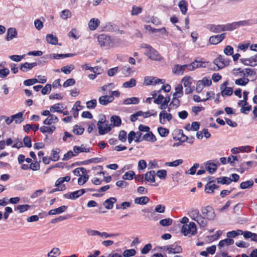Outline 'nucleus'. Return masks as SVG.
<instances>
[{
    "label": "nucleus",
    "instance_id": "obj_1",
    "mask_svg": "<svg viewBox=\"0 0 257 257\" xmlns=\"http://www.w3.org/2000/svg\"><path fill=\"white\" fill-rule=\"evenodd\" d=\"M97 42L101 48L109 49L115 46L114 40L110 36L105 34L99 35L97 37Z\"/></svg>",
    "mask_w": 257,
    "mask_h": 257
},
{
    "label": "nucleus",
    "instance_id": "obj_2",
    "mask_svg": "<svg viewBox=\"0 0 257 257\" xmlns=\"http://www.w3.org/2000/svg\"><path fill=\"white\" fill-rule=\"evenodd\" d=\"M97 126L98 133L100 135H104L111 130V124H109L108 121L106 120L104 115L98 121Z\"/></svg>",
    "mask_w": 257,
    "mask_h": 257
},
{
    "label": "nucleus",
    "instance_id": "obj_3",
    "mask_svg": "<svg viewBox=\"0 0 257 257\" xmlns=\"http://www.w3.org/2000/svg\"><path fill=\"white\" fill-rule=\"evenodd\" d=\"M202 215L209 220H213L216 216L214 209L210 206H207L201 209Z\"/></svg>",
    "mask_w": 257,
    "mask_h": 257
},
{
    "label": "nucleus",
    "instance_id": "obj_4",
    "mask_svg": "<svg viewBox=\"0 0 257 257\" xmlns=\"http://www.w3.org/2000/svg\"><path fill=\"white\" fill-rule=\"evenodd\" d=\"M214 63L217 66L218 70H219L228 66L229 64V60L224 58L221 55H219L214 60Z\"/></svg>",
    "mask_w": 257,
    "mask_h": 257
},
{
    "label": "nucleus",
    "instance_id": "obj_5",
    "mask_svg": "<svg viewBox=\"0 0 257 257\" xmlns=\"http://www.w3.org/2000/svg\"><path fill=\"white\" fill-rule=\"evenodd\" d=\"M206 62L202 61V59L200 60H195L190 63V71H193L196 68L206 67Z\"/></svg>",
    "mask_w": 257,
    "mask_h": 257
},
{
    "label": "nucleus",
    "instance_id": "obj_6",
    "mask_svg": "<svg viewBox=\"0 0 257 257\" xmlns=\"http://www.w3.org/2000/svg\"><path fill=\"white\" fill-rule=\"evenodd\" d=\"M172 115L170 113H167L166 110H162L159 114V122L161 124H165L166 120L170 121L172 119Z\"/></svg>",
    "mask_w": 257,
    "mask_h": 257
},
{
    "label": "nucleus",
    "instance_id": "obj_7",
    "mask_svg": "<svg viewBox=\"0 0 257 257\" xmlns=\"http://www.w3.org/2000/svg\"><path fill=\"white\" fill-rule=\"evenodd\" d=\"M190 64H185L183 65H180L179 64H177L175 66L173 72L177 75H182L184 72L185 69H187L189 71H190Z\"/></svg>",
    "mask_w": 257,
    "mask_h": 257
},
{
    "label": "nucleus",
    "instance_id": "obj_8",
    "mask_svg": "<svg viewBox=\"0 0 257 257\" xmlns=\"http://www.w3.org/2000/svg\"><path fill=\"white\" fill-rule=\"evenodd\" d=\"M225 38V33H223L220 35L211 36L209 41L210 44L213 45H216L223 41Z\"/></svg>",
    "mask_w": 257,
    "mask_h": 257
},
{
    "label": "nucleus",
    "instance_id": "obj_9",
    "mask_svg": "<svg viewBox=\"0 0 257 257\" xmlns=\"http://www.w3.org/2000/svg\"><path fill=\"white\" fill-rule=\"evenodd\" d=\"M37 65L36 62L28 63L25 62L24 64L20 65V69L23 72H26L29 70H32L34 67Z\"/></svg>",
    "mask_w": 257,
    "mask_h": 257
},
{
    "label": "nucleus",
    "instance_id": "obj_10",
    "mask_svg": "<svg viewBox=\"0 0 257 257\" xmlns=\"http://www.w3.org/2000/svg\"><path fill=\"white\" fill-rule=\"evenodd\" d=\"M114 100V97L112 96H109L107 95H104L100 96L98 101L100 104L103 105H106L108 103L112 102Z\"/></svg>",
    "mask_w": 257,
    "mask_h": 257
},
{
    "label": "nucleus",
    "instance_id": "obj_11",
    "mask_svg": "<svg viewBox=\"0 0 257 257\" xmlns=\"http://www.w3.org/2000/svg\"><path fill=\"white\" fill-rule=\"evenodd\" d=\"M167 251L168 253H178L182 252V248L181 246L177 244H173L169 245V247H167Z\"/></svg>",
    "mask_w": 257,
    "mask_h": 257
},
{
    "label": "nucleus",
    "instance_id": "obj_12",
    "mask_svg": "<svg viewBox=\"0 0 257 257\" xmlns=\"http://www.w3.org/2000/svg\"><path fill=\"white\" fill-rule=\"evenodd\" d=\"M17 36V32L15 28H10L8 29L6 36V39L9 41Z\"/></svg>",
    "mask_w": 257,
    "mask_h": 257
},
{
    "label": "nucleus",
    "instance_id": "obj_13",
    "mask_svg": "<svg viewBox=\"0 0 257 257\" xmlns=\"http://www.w3.org/2000/svg\"><path fill=\"white\" fill-rule=\"evenodd\" d=\"M58 118L54 114H51L44 120L43 123L46 125H51L52 123H56L58 122Z\"/></svg>",
    "mask_w": 257,
    "mask_h": 257
},
{
    "label": "nucleus",
    "instance_id": "obj_14",
    "mask_svg": "<svg viewBox=\"0 0 257 257\" xmlns=\"http://www.w3.org/2000/svg\"><path fill=\"white\" fill-rule=\"evenodd\" d=\"M46 40L47 43L52 45L58 44L61 46V44L58 43V38L56 36L53 35L52 34H49L46 35Z\"/></svg>",
    "mask_w": 257,
    "mask_h": 257
},
{
    "label": "nucleus",
    "instance_id": "obj_15",
    "mask_svg": "<svg viewBox=\"0 0 257 257\" xmlns=\"http://www.w3.org/2000/svg\"><path fill=\"white\" fill-rule=\"evenodd\" d=\"M117 199L115 197H110L106 199L103 203V205L107 209H111L113 207V204L116 202Z\"/></svg>",
    "mask_w": 257,
    "mask_h": 257
},
{
    "label": "nucleus",
    "instance_id": "obj_16",
    "mask_svg": "<svg viewBox=\"0 0 257 257\" xmlns=\"http://www.w3.org/2000/svg\"><path fill=\"white\" fill-rule=\"evenodd\" d=\"M189 217L193 220L195 221L201 215L200 213L199 210L197 208L191 209L188 212Z\"/></svg>",
    "mask_w": 257,
    "mask_h": 257
},
{
    "label": "nucleus",
    "instance_id": "obj_17",
    "mask_svg": "<svg viewBox=\"0 0 257 257\" xmlns=\"http://www.w3.org/2000/svg\"><path fill=\"white\" fill-rule=\"evenodd\" d=\"M207 28L212 32L219 33L223 32L222 25L210 24L207 27Z\"/></svg>",
    "mask_w": 257,
    "mask_h": 257
},
{
    "label": "nucleus",
    "instance_id": "obj_18",
    "mask_svg": "<svg viewBox=\"0 0 257 257\" xmlns=\"http://www.w3.org/2000/svg\"><path fill=\"white\" fill-rule=\"evenodd\" d=\"M67 208V206L62 205L57 208L50 210L48 212V215H55L57 214H60L65 212Z\"/></svg>",
    "mask_w": 257,
    "mask_h": 257
},
{
    "label": "nucleus",
    "instance_id": "obj_19",
    "mask_svg": "<svg viewBox=\"0 0 257 257\" xmlns=\"http://www.w3.org/2000/svg\"><path fill=\"white\" fill-rule=\"evenodd\" d=\"M73 151L76 155L82 152L88 153L90 152V148H85L84 144L81 145V146H75L73 147Z\"/></svg>",
    "mask_w": 257,
    "mask_h": 257
},
{
    "label": "nucleus",
    "instance_id": "obj_20",
    "mask_svg": "<svg viewBox=\"0 0 257 257\" xmlns=\"http://www.w3.org/2000/svg\"><path fill=\"white\" fill-rule=\"evenodd\" d=\"M155 172L154 170L147 172L145 174V180L150 182H155Z\"/></svg>",
    "mask_w": 257,
    "mask_h": 257
},
{
    "label": "nucleus",
    "instance_id": "obj_21",
    "mask_svg": "<svg viewBox=\"0 0 257 257\" xmlns=\"http://www.w3.org/2000/svg\"><path fill=\"white\" fill-rule=\"evenodd\" d=\"M143 140L150 142H155L157 141L156 136L153 134L152 132H149L143 136Z\"/></svg>",
    "mask_w": 257,
    "mask_h": 257
},
{
    "label": "nucleus",
    "instance_id": "obj_22",
    "mask_svg": "<svg viewBox=\"0 0 257 257\" xmlns=\"http://www.w3.org/2000/svg\"><path fill=\"white\" fill-rule=\"evenodd\" d=\"M240 61L245 66H254V60L253 56L248 58H241Z\"/></svg>",
    "mask_w": 257,
    "mask_h": 257
},
{
    "label": "nucleus",
    "instance_id": "obj_23",
    "mask_svg": "<svg viewBox=\"0 0 257 257\" xmlns=\"http://www.w3.org/2000/svg\"><path fill=\"white\" fill-rule=\"evenodd\" d=\"M146 48L150 50V52L148 53V57L152 60H157L158 57L157 52L150 45H147Z\"/></svg>",
    "mask_w": 257,
    "mask_h": 257
},
{
    "label": "nucleus",
    "instance_id": "obj_24",
    "mask_svg": "<svg viewBox=\"0 0 257 257\" xmlns=\"http://www.w3.org/2000/svg\"><path fill=\"white\" fill-rule=\"evenodd\" d=\"M100 24V21L98 19L93 18L90 20L89 22V28L90 30L93 31L97 29Z\"/></svg>",
    "mask_w": 257,
    "mask_h": 257
},
{
    "label": "nucleus",
    "instance_id": "obj_25",
    "mask_svg": "<svg viewBox=\"0 0 257 257\" xmlns=\"http://www.w3.org/2000/svg\"><path fill=\"white\" fill-rule=\"evenodd\" d=\"M56 128V127L54 125H52L51 126L43 125L40 128V131L43 134L46 133L52 134L55 131Z\"/></svg>",
    "mask_w": 257,
    "mask_h": 257
},
{
    "label": "nucleus",
    "instance_id": "obj_26",
    "mask_svg": "<svg viewBox=\"0 0 257 257\" xmlns=\"http://www.w3.org/2000/svg\"><path fill=\"white\" fill-rule=\"evenodd\" d=\"M150 199L147 196H142L140 197H137L135 199L134 202L136 204L140 205H145L147 204Z\"/></svg>",
    "mask_w": 257,
    "mask_h": 257
},
{
    "label": "nucleus",
    "instance_id": "obj_27",
    "mask_svg": "<svg viewBox=\"0 0 257 257\" xmlns=\"http://www.w3.org/2000/svg\"><path fill=\"white\" fill-rule=\"evenodd\" d=\"M140 100L138 97H133L124 99L123 101V104L124 105H128L131 104H138Z\"/></svg>",
    "mask_w": 257,
    "mask_h": 257
},
{
    "label": "nucleus",
    "instance_id": "obj_28",
    "mask_svg": "<svg viewBox=\"0 0 257 257\" xmlns=\"http://www.w3.org/2000/svg\"><path fill=\"white\" fill-rule=\"evenodd\" d=\"M80 196V194L77 191H74L71 192L70 193H67L64 194V197L66 199H70L72 200H74L78 198Z\"/></svg>",
    "mask_w": 257,
    "mask_h": 257
},
{
    "label": "nucleus",
    "instance_id": "obj_29",
    "mask_svg": "<svg viewBox=\"0 0 257 257\" xmlns=\"http://www.w3.org/2000/svg\"><path fill=\"white\" fill-rule=\"evenodd\" d=\"M23 112H20L16 114L13 115L11 116V117H12L13 121H15V123H20L22 121H23Z\"/></svg>",
    "mask_w": 257,
    "mask_h": 257
},
{
    "label": "nucleus",
    "instance_id": "obj_30",
    "mask_svg": "<svg viewBox=\"0 0 257 257\" xmlns=\"http://www.w3.org/2000/svg\"><path fill=\"white\" fill-rule=\"evenodd\" d=\"M178 6L180 9L181 13L183 15H185L187 11V2L184 0H181L179 2V3L178 4Z\"/></svg>",
    "mask_w": 257,
    "mask_h": 257
},
{
    "label": "nucleus",
    "instance_id": "obj_31",
    "mask_svg": "<svg viewBox=\"0 0 257 257\" xmlns=\"http://www.w3.org/2000/svg\"><path fill=\"white\" fill-rule=\"evenodd\" d=\"M217 182L219 184H229L232 180L230 178L227 177H219L216 179Z\"/></svg>",
    "mask_w": 257,
    "mask_h": 257
},
{
    "label": "nucleus",
    "instance_id": "obj_32",
    "mask_svg": "<svg viewBox=\"0 0 257 257\" xmlns=\"http://www.w3.org/2000/svg\"><path fill=\"white\" fill-rule=\"evenodd\" d=\"M236 25H237V24L234 22L228 23L226 25H222V30L223 31L234 30L236 29Z\"/></svg>",
    "mask_w": 257,
    "mask_h": 257
},
{
    "label": "nucleus",
    "instance_id": "obj_33",
    "mask_svg": "<svg viewBox=\"0 0 257 257\" xmlns=\"http://www.w3.org/2000/svg\"><path fill=\"white\" fill-rule=\"evenodd\" d=\"M206 170L210 173L213 174L217 170V167L213 163H207L206 165Z\"/></svg>",
    "mask_w": 257,
    "mask_h": 257
},
{
    "label": "nucleus",
    "instance_id": "obj_34",
    "mask_svg": "<svg viewBox=\"0 0 257 257\" xmlns=\"http://www.w3.org/2000/svg\"><path fill=\"white\" fill-rule=\"evenodd\" d=\"M253 185V181L252 180L242 182L240 184V188L241 189H245L251 188Z\"/></svg>",
    "mask_w": 257,
    "mask_h": 257
},
{
    "label": "nucleus",
    "instance_id": "obj_35",
    "mask_svg": "<svg viewBox=\"0 0 257 257\" xmlns=\"http://www.w3.org/2000/svg\"><path fill=\"white\" fill-rule=\"evenodd\" d=\"M234 243V241L231 238H226L223 240H221L219 242L218 244L219 247H223L225 244L227 245L232 244Z\"/></svg>",
    "mask_w": 257,
    "mask_h": 257
},
{
    "label": "nucleus",
    "instance_id": "obj_36",
    "mask_svg": "<svg viewBox=\"0 0 257 257\" xmlns=\"http://www.w3.org/2000/svg\"><path fill=\"white\" fill-rule=\"evenodd\" d=\"M249 81V80L246 77H242L235 80V84L237 85L245 86Z\"/></svg>",
    "mask_w": 257,
    "mask_h": 257
},
{
    "label": "nucleus",
    "instance_id": "obj_37",
    "mask_svg": "<svg viewBox=\"0 0 257 257\" xmlns=\"http://www.w3.org/2000/svg\"><path fill=\"white\" fill-rule=\"evenodd\" d=\"M104 28L105 31L109 32H115L118 30L117 27L111 23L106 24Z\"/></svg>",
    "mask_w": 257,
    "mask_h": 257
},
{
    "label": "nucleus",
    "instance_id": "obj_38",
    "mask_svg": "<svg viewBox=\"0 0 257 257\" xmlns=\"http://www.w3.org/2000/svg\"><path fill=\"white\" fill-rule=\"evenodd\" d=\"M207 219L201 215L198 219H197L195 221L199 224V225L201 227H205L207 224Z\"/></svg>",
    "mask_w": 257,
    "mask_h": 257
},
{
    "label": "nucleus",
    "instance_id": "obj_39",
    "mask_svg": "<svg viewBox=\"0 0 257 257\" xmlns=\"http://www.w3.org/2000/svg\"><path fill=\"white\" fill-rule=\"evenodd\" d=\"M110 121L113 122L114 126H119L121 125V120L120 117L117 115H113L111 117Z\"/></svg>",
    "mask_w": 257,
    "mask_h": 257
},
{
    "label": "nucleus",
    "instance_id": "obj_40",
    "mask_svg": "<svg viewBox=\"0 0 257 257\" xmlns=\"http://www.w3.org/2000/svg\"><path fill=\"white\" fill-rule=\"evenodd\" d=\"M59 152L60 150L59 149H56L55 150L54 149L52 151V156L50 157L52 161L56 162L59 160L60 158L59 155Z\"/></svg>",
    "mask_w": 257,
    "mask_h": 257
},
{
    "label": "nucleus",
    "instance_id": "obj_41",
    "mask_svg": "<svg viewBox=\"0 0 257 257\" xmlns=\"http://www.w3.org/2000/svg\"><path fill=\"white\" fill-rule=\"evenodd\" d=\"M135 176V173L133 171H130L128 172H126L125 174L122 176V179L124 180H131L134 178V177Z\"/></svg>",
    "mask_w": 257,
    "mask_h": 257
},
{
    "label": "nucleus",
    "instance_id": "obj_42",
    "mask_svg": "<svg viewBox=\"0 0 257 257\" xmlns=\"http://www.w3.org/2000/svg\"><path fill=\"white\" fill-rule=\"evenodd\" d=\"M214 181H209L205 186V191L206 193H212L214 192V189L212 186V183H214Z\"/></svg>",
    "mask_w": 257,
    "mask_h": 257
},
{
    "label": "nucleus",
    "instance_id": "obj_43",
    "mask_svg": "<svg viewBox=\"0 0 257 257\" xmlns=\"http://www.w3.org/2000/svg\"><path fill=\"white\" fill-rule=\"evenodd\" d=\"M183 162V160L178 159L176 160L173 162H166L165 163V165L169 167H177L179 165L182 164Z\"/></svg>",
    "mask_w": 257,
    "mask_h": 257
},
{
    "label": "nucleus",
    "instance_id": "obj_44",
    "mask_svg": "<svg viewBox=\"0 0 257 257\" xmlns=\"http://www.w3.org/2000/svg\"><path fill=\"white\" fill-rule=\"evenodd\" d=\"M30 208V205L28 204L18 205L15 210H18L19 212L22 213L27 211Z\"/></svg>",
    "mask_w": 257,
    "mask_h": 257
},
{
    "label": "nucleus",
    "instance_id": "obj_45",
    "mask_svg": "<svg viewBox=\"0 0 257 257\" xmlns=\"http://www.w3.org/2000/svg\"><path fill=\"white\" fill-rule=\"evenodd\" d=\"M136 85V81L134 78L131 79L128 81L125 82L123 86L125 88H131Z\"/></svg>",
    "mask_w": 257,
    "mask_h": 257
},
{
    "label": "nucleus",
    "instance_id": "obj_46",
    "mask_svg": "<svg viewBox=\"0 0 257 257\" xmlns=\"http://www.w3.org/2000/svg\"><path fill=\"white\" fill-rule=\"evenodd\" d=\"M136 253V251L134 249H126L123 252V255L124 257H131L134 256Z\"/></svg>",
    "mask_w": 257,
    "mask_h": 257
},
{
    "label": "nucleus",
    "instance_id": "obj_47",
    "mask_svg": "<svg viewBox=\"0 0 257 257\" xmlns=\"http://www.w3.org/2000/svg\"><path fill=\"white\" fill-rule=\"evenodd\" d=\"M158 132L159 135L162 137H165L167 136L169 133V131L168 129L163 127H158Z\"/></svg>",
    "mask_w": 257,
    "mask_h": 257
},
{
    "label": "nucleus",
    "instance_id": "obj_48",
    "mask_svg": "<svg viewBox=\"0 0 257 257\" xmlns=\"http://www.w3.org/2000/svg\"><path fill=\"white\" fill-rule=\"evenodd\" d=\"M177 136L178 137V139L181 142H185L188 139V138L183 134V131L182 130H179V133Z\"/></svg>",
    "mask_w": 257,
    "mask_h": 257
},
{
    "label": "nucleus",
    "instance_id": "obj_49",
    "mask_svg": "<svg viewBox=\"0 0 257 257\" xmlns=\"http://www.w3.org/2000/svg\"><path fill=\"white\" fill-rule=\"evenodd\" d=\"M199 167V164L195 163L193 166L189 170L185 171L187 174L194 175L196 173V169Z\"/></svg>",
    "mask_w": 257,
    "mask_h": 257
},
{
    "label": "nucleus",
    "instance_id": "obj_50",
    "mask_svg": "<svg viewBox=\"0 0 257 257\" xmlns=\"http://www.w3.org/2000/svg\"><path fill=\"white\" fill-rule=\"evenodd\" d=\"M60 103H57L52 105L50 108V111L52 112H57L59 113H62V110H61V108L60 107Z\"/></svg>",
    "mask_w": 257,
    "mask_h": 257
},
{
    "label": "nucleus",
    "instance_id": "obj_51",
    "mask_svg": "<svg viewBox=\"0 0 257 257\" xmlns=\"http://www.w3.org/2000/svg\"><path fill=\"white\" fill-rule=\"evenodd\" d=\"M84 131V129L83 127L79 126L77 124L75 125L73 127V133L76 135H81L83 133Z\"/></svg>",
    "mask_w": 257,
    "mask_h": 257
},
{
    "label": "nucleus",
    "instance_id": "obj_52",
    "mask_svg": "<svg viewBox=\"0 0 257 257\" xmlns=\"http://www.w3.org/2000/svg\"><path fill=\"white\" fill-rule=\"evenodd\" d=\"M89 179L88 175H84V176H80L78 179V184L79 185H82L85 184Z\"/></svg>",
    "mask_w": 257,
    "mask_h": 257
},
{
    "label": "nucleus",
    "instance_id": "obj_53",
    "mask_svg": "<svg viewBox=\"0 0 257 257\" xmlns=\"http://www.w3.org/2000/svg\"><path fill=\"white\" fill-rule=\"evenodd\" d=\"M159 223L163 226H168L172 224V219L171 218L162 219L160 221Z\"/></svg>",
    "mask_w": 257,
    "mask_h": 257
},
{
    "label": "nucleus",
    "instance_id": "obj_54",
    "mask_svg": "<svg viewBox=\"0 0 257 257\" xmlns=\"http://www.w3.org/2000/svg\"><path fill=\"white\" fill-rule=\"evenodd\" d=\"M188 226L189 227L190 234L192 235H195L197 232V228L195 223L193 222H191L189 224H188Z\"/></svg>",
    "mask_w": 257,
    "mask_h": 257
},
{
    "label": "nucleus",
    "instance_id": "obj_55",
    "mask_svg": "<svg viewBox=\"0 0 257 257\" xmlns=\"http://www.w3.org/2000/svg\"><path fill=\"white\" fill-rule=\"evenodd\" d=\"M233 93V89L231 87H227L223 91H221V94L222 96H230Z\"/></svg>",
    "mask_w": 257,
    "mask_h": 257
},
{
    "label": "nucleus",
    "instance_id": "obj_56",
    "mask_svg": "<svg viewBox=\"0 0 257 257\" xmlns=\"http://www.w3.org/2000/svg\"><path fill=\"white\" fill-rule=\"evenodd\" d=\"M60 253V250L59 248L54 247L53 248L51 251L48 253V257H56V255H59Z\"/></svg>",
    "mask_w": 257,
    "mask_h": 257
},
{
    "label": "nucleus",
    "instance_id": "obj_57",
    "mask_svg": "<svg viewBox=\"0 0 257 257\" xmlns=\"http://www.w3.org/2000/svg\"><path fill=\"white\" fill-rule=\"evenodd\" d=\"M97 104V101L96 99L89 100L86 102V106L88 109H94Z\"/></svg>",
    "mask_w": 257,
    "mask_h": 257
},
{
    "label": "nucleus",
    "instance_id": "obj_58",
    "mask_svg": "<svg viewBox=\"0 0 257 257\" xmlns=\"http://www.w3.org/2000/svg\"><path fill=\"white\" fill-rule=\"evenodd\" d=\"M182 82L183 83L185 87L190 86L192 84L191 78L190 77H184L182 79Z\"/></svg>",
    "mask_w": 257,
    "mask_h": 257
},
{
    "label": "nucleus",
    "instance_id": "obj_59",
    "mask_svg": "<svg viewBox=\"0 0 257 257\" xmlns=\"http://www.w3.org/2000/svg\"><path fill=\"white\" fill-rule=\"evenodd\" d=\"M71 16V13L69 10H64L62 11L61 17L64 20H66L68 18Z\"/></svg>",
    "mask_w": 257,
    "mask_h": 257
},
{
    "label": "nucleus",
    "instance_id": "obj_60",
    "mask_svg": "<svg viewBox=\"0 0 257 257\" xmlns=\"http://www.w3.org/2000/svg\"><path fill=\"white\" fill-rule=\"evenodd\" d=\"M118 139L121 142H125L127 139L126 132L123 130L120 131L119 133Z\"/></svg>",
    "mask_w": 257,
    "mask_h": 257
},
{
    "label": "nucleus",
    "instance_id": "obj_61",
    "mask_svg": "<svg viewBox=\"0 0 257 257\" xmlns=\"http://www.w3.org/2000/svg\"><path fill=\"white\" fill-rule=\"evenodd\" d=\"M76 156V154H74L72 151H69L67 153H66L63 158H62L63 161H67L71 159L73 157H75Z\"/></svg>",
    "mask_w": 257,
    "mask_h": 257
},
{
    "label": "nucleus",
    "instance_id": "obj_62",
    "mask_svg": "<svg viewBox=\"0 0 257 257\" xmlns=\"http://www.w3.org/2000/svg\"><path fill=\"white\" fill-rule=\"evenodd\" d=\"M38 82V80L36 78L29 79L24 81V84L25 86H31Z\"/></svg>",
    "mask_w": 257,
    "mask_h": 257
},
{
    "label": "nucleus",
    "instance_id": "obj_63",
    "mask_svg": "<svg viewBox=\"0 0 257 257\" xmlns=\"http://www.w3.org/2000/svg\"><path fill=\"white\" fill-rule=\"evenodd\" d=\"M157 176L161 179H165L167 176V171L165 170H159L156 173Z\"/></svg>",
    "mask_w": 257,
    "mask_h": 257
},
{
    "label": "nucleus",
    "instance_id": "obj_64",
    "mask_svg": "<svg viewBox=\"0 0 257 257\" xmlns=\"http://www.w3.org/2000/svg\"><path fill=\"white\" fill-rule=\"evenodd\" d=\"M10 73V70L7 68L0 69V78H4Z\"/></svg>",
    "mask_w": 257,
    "mask_h": 257
}]
</instances>
